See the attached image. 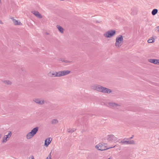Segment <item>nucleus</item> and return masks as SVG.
I'll list each match as a JSON object with an SVG mask.
<instances>
[{"label":"nucleus","instance_id":"393cba45","mask_svg":"<svg viewBox=\"0 0 159 159\" xmlns=\"http://www.w3.org/2000/svg\"><path fill=\"white\" fill-rule=\"evenodd\" d=\"M51 152L47 157L46 159H51Z\"/></svg>","mask_w":159,"mask_h":159},{"label":"nucleus","instance_id":"f257e3e1","mask_svg":"<svg viewBox=\"0 0 159 159\" xmlns=\"http://www.w3.org/2000/svg\"><path fill=\"white\" fill-rule=\"evenodd\" d=\"M124 39L123 36L119 35L117 37L116 39L115 46L117 48H119L123 45Z\"/></svg>","mask_w":159,"mask_h":159},{"label":"nucleus","instance_id":"6ab92c4d","mask_svg":"<svg viewBox=\"0 0 159 159\" xmlns=\"http://www.w3.org/2000/svg\"><path fill=\"white\" fill-rule=\"evenodd\" d=\"M3 83L7 85H11L12 84V82L8 80H6L3 81Z\"/></svg>","mask_w":159,"mask_h":159},{"label":"nucleus","instance_id":"cd10ccee","mask_svg":"<svg viewBox=\"0 0 159 159\" xmlns=\"http://www.w3.org/2000/svg\"><path fill=\"white\" fill-rule=\"evenodd\" d=\"M59 60L61 61H62V62H63V63L64 61V60L62 59H60Z\"/></svg>","mask_w":159,"mask_h":159},{"label":"nucleus","instance_id":"9b49d317","mask_svg":"<svg viewBox=\"0 0 159 159\" xmlns=\"http://www.w3.org/2000/svg\"><path fill=\"white\" fill-rule=\"evenodd\" d=\"M100 92L103 93L109 94L112 92V90L109 89L102 86Z\"/></svg>","mask_w":159,"mask_h":159},{"label":"nucleus","instance_id":"f3484780","mask_svg":"<svg viewBox=\"0 0 159 159\" xmlns=\"http://www.w3.org/2000/svg\"><path fill=\"white\" fill-rule=\"evenodd\" d=\"M52 140V139L51 138L47 139L45 140L44 146L48 147Z\"/></svg>","mask_w":159,"mask_h":159},{"label":"nucleus","instance_id":"7ed1b4c3","mask_svg":"<svg viewBox=\"0 0 159 159\" xmlns=\"http://www.w3.org/2000/svg\"><path fill=\"white\" fill-rule=\"evenodd\" d=\"M39 127H37L32 129L30 132H29L26 134V139H29L32 138L37 133L39 130Z\"/></svg>","mask_w":159,"mask_h":159},{"label":"nucleus","instance_id":"4468645a","mask_svg":"<svg viewBox=\"0 0 159 159\" xmlns=\"http://www.w3.org/2000/svg\"><path fill=\"white\" fill-rule=\"evenodd\" d=\"M108 104V106L111 107L116 108L120 106L118 104L112 102H109Z\"/></svg>","mask_w":159,"mask_h":159},{"label":"nucleus","instance_id":"c756f323","mask_svg":"<svg viewBox=\"0 0 159 159\" xmlns=\"http://www.w3.org/2000/svg\"><path fill=\"white\" fill-rule=\"evenodd\" d=\"M134 136V135H133L129 139H130L133 138Z\"/></svg>","mask_w":159,"mask_h":159},{"label":"nucleus","instance_id":"4be33fe9","mask_svg":"<svg viewBox=\"0 0 159 159\" xmlns=\"http://www.w3.org/2000/svg\"><path fill=\"white\" fill-rule=\"evenodd\" d=\"M58 122V121L56 119H54L52 120L51 121V123L52 124H57Z\"/></svg>","mask_w":159,"mask_h":159},{"label":"nucleus","instance_id":"ddd939ff","mask_svg":"<svg viewBox=\"0 0 159 159\" xmlns=\"http://www.w3.org/2000/svg\"><path fill=\"white\" fill-rule=\"evenodd\" d=\"M148 62L155 64L159 65V59H150L148 60Z\"/></svg>","mask_w":159,"mask_h":159},{"label":"nucleus","instance_id":"a878e982","mask_svg":"<svg viewBox=\"0 0 159 159\" xmlns=\"http://www.w3.org/2000/svg\"><path fill=\"white\" fill-rule=\"evenodd\" d=\"M27 159H34V157L33 155H31Z\"/></svg>","mask_w":159,"mask_h":159},{"label":"nucleus","instance_id":"1a4fd4ad","mask_svg":"<svg viewBox=\"0 0 159 159\" xmlns=\"http://www.w3.org/2000/svg\"><path fill=\"white\" fill-rule=\"evenodd\" d=\"M11 132L9 131L7 135H4L3 137L2 143H6L11 137Z\"/></svg>","mask_w":159,"mask_h":159},{"label":"nucleus","instance_id":"0eeeda50","mask_svg":"<svg viewBox=\"0 0 159 159\" xmlns=\"http://www.w3.org/2000/svg\"><path fill=\"white\" fill-rule=\"evenodd\" d=\"M33 101L39 105H42L44 104L45 101L42 98H35L33 99Z\"/></svg>","mask_w":159,"mask_h":159},{"label":"nucleus","instance_id":"aec40b11","mask_svg":"<svg viewBox=\"0 0 159 159\" xmlns=\"http://www.w3.org/2000/svg\"><path fill=\"white\" fill-rule=\"evenodd\" d=\"M155 40L153 38H151L149 39L148 41V42L149 43H152L154 42Z\"/></svg>","mask_w":159,"mask_h":159},{"label":"nucleus","instance_id":"20e7f679","mask_svg":"<svg viewBox=\"0 0 159 159\" xmlns=\"http://www.w3.org/2000/svg\"><path fill=\"white\" fill-rule=\"evenodd\" d=\"M116 34V31L115 30H109L105 32L103 34L104 36L106 38H110L114 36Z\"/></svg>","mask_w":159,"mask_h":159},{"label":"nucleus","instance_id":"f8f14e48","mask_svg":"<svg viewBox=\"0 0 159 159\" xmlns=\"http://www.w3.org/2000/svg\"><path fill=\"white\" fill-rule=\"evenodd\" d=\"M70 73V71L68 70H62L58 72L59 77L64 76L67 75Z\"/></svg>","mask_w":159,"mask_h":159},{"label":"nucleus","instance_id":"39448f33","mask_svg":"<svg viewBox=\"0 0 159 159\" xmlns=\"http://www.w3.org/2000/svg\"><path fill=\"white\" fill-rule=\"evenodd\" d=\"M120 143L125 144H135V142L133 140H131L129 139H124L121 141Z\"/></svg>","mask_w":159,"mask_h":159},{"label":"nucleus","instance_id":"423d86ee","mask_svg":"<svg viewBox=\"0 0 159 159\" xmlns=\"http://www.w3.org/2000/svg\"><path fill=\"white\" fill-rule=\"evenodd\" d=\"M106 138L107 140L110 141L116 142L118 141V139L113 135H109Z\"/></svg>","mask_w":159,"mask_h":159},{"label":"nucleus","instance_id":"412c9836","mask_svg":"<svg viewBox=\"0 0 159 159\" xmlns=\"http://www.w3.org/2000/svg\"><path fill=\"white\" fill-rule=\"evenodd\" d=\"M158 12V10L157 9H153L152 12V14L154 16L155 15L157 12Z\"/></svg>","mask_w":159,"mask_h":159},{"label":"nucleus","instance_id":"2f4dec72","mask_svg":"<svg viewBox=\"0 0 159 159\" xmlns=\"http://www.w3.org/2000/svg\"><path fill=\"white\" fill-rule=\"evenodd\" d=\"M1 4V0H0V5Z\"/></svg>","mask_w":159,"mask_h":159},{"label":"nucleus","instance_id":"2eb2a0df","mask_svg":"<svg viewBox=\"0 0 159 159\" xmlns=\"http://www.w3.org/2000/svg\"><path fill=\"white\" fill-rule=\"evenodd\" d=\"M11 19L13 21L14 24L15 25H21L22 24L21 23L19 20H17L14 18H11Z\"/></svg>","mask_w":159,"mask_h":159},{"label":"nucleus","instance_id":"f03ea898","mask_svg":"<svg viewBox=\"0 0 159 159\" xmlns=\"http://www.w3.org/2000/svg\"><path fill=\"white\" fill-rule=\"evenodd\" d=\"M107 144L103 143H100L95 146V148L99 150L104 151L108 149L115 147V146L107 148L106 145Z\"/></svg>","mask_w":159,"mask_h":159},{"label":"nucleus","instance_id":"5701e85b","mask_svg":"<svg viewBox=\"0 0 159 159\" xmlns=\"http://www.w3.org/2000/svg\"><path fill=\"white\" fill-rule=\"evenodd\" d=\"M76 130V129L75 128H72V129H68L67 131L69 133H72L74 132Z\"/></svg>","mask_w":159,"mask_h":159},{"label":"nucleus","instance_id":"7c9ffc66","mask_svg":"<svg viewBox=\"0 0 159 159\" xmlns=\"http://www.w3.org/2000/svg\"><path fill=\"white\" fill-rule=\"evenodd\" d=\"M107 159H112L111 157H110L109 158Z\"/></svg>","mask_w":159,"mask_h":159},{"label":"nucleus","instance_id":"473e14b6","mask_svg":"<svg viewBox=\"0 0 159 159\" xmlns=\"http://www.w3.org/2000/svg\"><path fill=\"white\" fill-rule=\"evenodd\" d=\"M1 135H0V139H1Z\"/></svg>","mask_w":159,"mask_h":159},{"label":"nucleus","instance_id":"9d476101","mask_svg":"<svg viewBox=\"0 0 159 159\" xmlns=\"http://www.w3.org/2000/svg\"><path fill=\"white\" fill-rule=\"evenodd\" d=\"M48 75L49 77H59L58 72L51 71L48 74Z\"/></svg>","mask_w":159,"mask_h":159},{"label":"nucleus","instance_id":"b1692460","mask_svg":"<svg viewBox=\"0 0 159 159\" xmlns=\"http://www.w3.org/2000/svg\"><path fill=\"white\" fill-rule=\"evenodd\" d=\"M64 62L63 63H66V64H68L70 63H71L72 62V61H69L67 60H64Z\"/></svg>","mask_w":159,"mask_h":159},{"label":"nucleus","instance_id":"c85d7f7f","mask_svg":"<svg viewBox=\"0 0 159 159\" xmlns=\"http://www.w3.org/2000/svg\"><path fill=\"white\" fill-rule=\"evenodd\" d=\"M0 24H3V22L0 20Z\"/></svg>","mask_w":159,"mask_h":159},{"label":"nucleus","instance_id":"6e6552de","mask_svg":"<svg viewBox=\"0 0 159 159\" xmlns=\"http://www.w3.org/2000/svg\"><path fill=\"white\" fill-rule=\"evenodd\" d=\"M102 86L97 84H93L90 86L91 88L94 90L100 92Z\"/></svg>","mask_w":159,"mask_h":159},{"label":"nucleus","instance_id":"a211bd4d","mask_svg":"<svg viewBox=\"0 0 159 159\" xmlns=\"http://www.w3.org/2000/svg\"><path fill=\"white\" fill-rule=\"evenodd\" d=\"M57 27L61 34H63L64 33V30L62 27L60 25H57Z\"/></svg>","mask_w":159,"mask_h":159},{"label":"nucleus","instance_id":"bb28decb","mask_svg":"<svg viewBox=\"0 0 159 159\" xmlns=\"http://www.w3.org/2000/svg\"><path fill=\"white\" fill-rule=\"evenodd\" d=\"M156 30H157L158 32L159 33V26H157L156 27Z\"/></svg>","mask_w":159,"mask_h":159},{"label":"nucleus","instance_id":"dca6fc26","mask_svg":"<svg viewBox=\"0 0 159 159\" xmlns=\"http://www.w3.org/2000/svg\"><path fill=\"white\" fill-rule=\"evenodd\" d=\"M32 13L38 18H42V16L38 11H32Z\"/></svg>","mask_w":159,"mask_h":159}]
</instances>
